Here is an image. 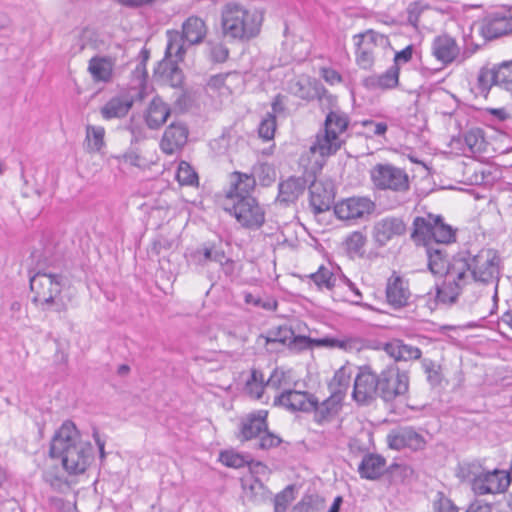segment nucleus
<instances>
[{"label": "nucleus", "instance_id": "nucleus-1", "mask_svg": "<svg viewBox=\"0 0 512 512\" xmlns=\"http://www.w3.org/2000/svg\"><path fill=\"white\" fill-rule=\"evenodd\" d=\"M49 454L52 458L60 459L63 468L69 474L85 472L93 459V446L88 440H83L76 425L67 420L55 432Z\"/></svg>", "mask_w": 512, "mask_h": 512}, {"label": "nucleus", "instance_id": "nucleus-2", "mask_svg": "<svg viewBox=\"0 0 512 512\" xmlns=\"http://www.w3.org/2000/svg\"><path fill=\"white\" fill-rule=\"evenodd\" d=\"M469 267L462 253L451 259L450 267L441 275L442 282L435 284L434 299L429 298L427 304L430 310L438 305L451 306L457 302L463 289L473 281ZM427 296L430 297V293Z\"/></svg>", "mask_w": 512, "mask_h": 512}, {"label": "nucleus", "instance_id": "nucleus-3", "mask_svg": "<svg viewBox=\"0 0 512 512\" xmlns=\"http://www.w3.org/2000/svg\"><path fill=\"white\" fill-rule=\"evenodd\" d=\"M261 16L237 3L226 4L221 13L223 35L231 40L248 41L260 32Z\"/></svg>", "mask_w": 512, "mask_h": 512}, {"label": "nucleus", "instance_id": "nucleus-4", "mask_svg": "<svg viewBox=\"0 0 512 512\" xmlns=\"http://www.w3.org/2000/svg\"><path fill=\"white\" fill-rule=\"evenodd\" d=\"M348 125L349 119L346 114L340 111H330L326 116L323 132L317 134L310 151L319 153L323 157L335 154L345 143L342 136Z\"/></svg>", "mask_w": 512, "mask_h": 512}, {"label": "nucleus", "instance_id": "nucleus-5", "mask_svg": "<svg viewBox=\"0 0 512 512\" xmlns=\"http://www.w3.org/2000/svg\"><path fill=\"white\" fill-rule=\"evenodd\" d=\"M469 264L473 281L483 285L495 284L494 298L497 297L498 282L501 275V258L497 250L483 248L476 254L462 253Z\"/></svg>", "mask_w": 512, "mask_h": 512}, {"label": "nucleus", "instance_id": "nucleus-6", "mask_svg": "<svg viewBox=\"0 0 512 512\" xmlns=\"http://www.w3.org/2000/svg\"><path fill=\"white\" fill-rule=\"evenodd\" d=\"M63 279L60 274L38 270L30 277V288L34 293L33 302L41 305L43 309L52 308L56 312L65 310L64 303L57 300L61 293Z\"/></svg>", "mask_w": 512, "mask_h": 512}, {"label": "nucleus", "instance_id": "nucleus-7", "mask_svg": "<svg viewBox=\"0 0 512 512\" xmlns=\"http://www.w3.org/2000/svg\"><path fill=\"white\" fill-rule=\"evenodd\" d=\"M207 33L205 22L197 17H189L182 25V33L176 30L167 31L166 57L182 60L186 52L184 42L189 45L201 43Z\"/></svg>", "mask_w": 512, "mask_h": 512}, {"label": "nucleus", "instance_id": "nucleus-8", "mask_svg": "<svg viewBox=\"0 0 512 512\" xmlns=\"http://www.w3.org/2000/svg\"><path fill=\"white\" fill-rule=\"evenodd\" d=\"M225 210L233 214L245 228L259 229L265 222V211L255 197L228 201Z\"/></svg>", "mask_w": 512, "mask_h": 512}, {"label": "nucleus", "instance_id": "nucleus-9", "mask_svg": "<svg viewBox=\"0 0 512 512\" xmlns=\"http://www.w3.org/2000/svg\"><path fill=\"white\" fill-rule=\"evenodd\" d=\"M499 86L512 92V60L493 67H482L477 76V89L487 96L492 86Z\"/></svg>", "mask_w": 512, "mask_h": 512}, {"label": "nucleus", "instance_id": "nucleus-10", "mask_svg": "<svg viewBox=\"0 0 512 512\" xmlns=\"http://www.w3.org/2000/svg\"><path fill=\"white\" fill-rule=\"evenodd\" d=\"M371 179L380 190L405 192L409 190V177L407 173L391 164H377L371 171Z\"/></svg>", "mask_w": 512, "mask_h": 512}, {"label": "nucleus", "instance_id": "nucleus-11", "mask_svg": "<svg viewBox=\"0 0 512 512\" xmlns=\"http://www.w3.org/2000/svg\"><path fill=\"white\" fill-rule=\"evenodd\" d=\"M374 210L375 203L368 197H350L334 205L336 217L353 224L357 221L367 220Z\"/></svg>", "mask_w": 512, "mask_h": 512}, {"label": "nucleus", "instance_id": "nucleus-12", "mask_svg": "<svg viewBox=\"0 0 512 512\" xmlns=\"http://www.w3.org/2000/svg\"><path fill=\"white\" fill-rule=\"evenodd\" d=\"M380 398L390 402L408 392L409 377L406 372H400L396 367H388L380 373Z\"/></svg>", "mask_w": 512, "mask_h": 512}, {"label": "nucleus", "instance_id": "nucleus-13", "mask_svg": "<svg viewBox=\"0 0 512 512\" xmlns=\"http://www.w3.org/2000/svg\"><path fill=\"white\" fill-rule=\"evenodd\" d=\"M380 374L376 375L369 366L358 368L354 380L352 397L359 404H369L377 396L380 397Z\"/></svg>", "mask_w": 512, "mask_h": 512}, {"label": "nucleus", "instance_id": "nucleus-14", "mask_svg": "<svg viewBox=\"0 0 512 512\" xmlns=\"http://www.w3.org/2000/svg\"><path fill=\"white\" fill-rule=\"evenodd\" d=\"M511 483L510 473L494 469L481 472L472 480V490L477 495L503 493Z\"/></svg>", "mask_w": 512, "mask_h": 512}, {"label": "nucleus", "instance_id": "nucleus-15", "mask_svg": "<svg viewBox=\"0 0 512 512\" xmlns=\"http://www.w3.org/2000/svg\"><path fill=\"white\" fill-rule=\"evenodd\" d=\"M383 39V35L367 30L353 36L356 64L364 70L371 69L374 65V49L377 41Z\"/></svg>", "mask_w": 512, "mask_h": 512}, {"label": "nucleus", "instance_id": "nucleus-16", "mask_svg": "<svg viewBox=\"0 0 512 512\" xmlns=\"http://www.w3.org/2000/svg\"><path fill=\"white\" fill-rule=\"evenodd\" d=\"M481 32L486 39H495L511 33V11L498 9L488 12L482 20Z\"/></svg>", "mask_w": 512, "mask_h": 512}, {"label": "nucleus", "instance_id": "nucleus-17", "mask_svg": "<svg viewBox=\"0 0 512 512\" xmlns=\"http://www.w3.org/2000/svg\"><path fill=\"white\" fill-rule=\"evenodd\" d=\"M406 231L407 225L401 217L386 216L375 222L372 236L375 243L383 247L395 237L404 235Z\"/></svg>", "mask_w": 512, "mask_h": 512}, {"label": "nucleus", "instance_id": "nucleus-18", "mask_svg": "<svg viewBox=\"0 0 512 512\" xmlns=\"http://www.w3.org/2000/svg\"><path fill=\"white\" fill-rule=\"evenodd\" d=\"M316 396L305 391L286 389L274 398V406L291 412H311L315 408Z\"/></svg>", "mask_w": 512, "mask_h": 512}, {"label": "nucleus", "instance_id": "nucleus-19", "mask_svg": "<svg viewBox=\"0 0 512 512\" xmlns=\"http://www.w3.org/2000/svg\"><path fill=\"white\" fill-rule=\"evenodd\" d=\"M189 130L182 122H172L168 125L160 141L161 150L167 155L180 151L187 143Z\"/></svg>", "mask_w": 512, "mask_h": 512}, {"label": "nucleus", "instance_id": "nucleus-20", "mask_svg": "<svg viewBox=\"0 0 512 512\" xmlns=\"http://www.w3.org/2000/svg\"><path fill=\"white\" fill-rule=\"evenodd\" d=\"M387 442L392 449L401 450L409 448L414 451L423 449L426 444L423 436L411 427H404L390 432L387 436Z\"/></svg>", "mask_w": 512, "mask_h": 512}, {"label": "nucleus", "instance_id": "nucleus-21", "mask_svg": "<svg viewBox=\"0 0 512 512\" xmlns=\"http://www.w3.org/2000/svg\"><path fill=\"white\" fill-rule=\"evenodd\" d=\"M172 57H164L154 69V78L157 82L168 85L172 88H180L184 82V74Z\"/></svg>", "mask_w": 512, "mask_h": 512}, {"label": "nucleus", "instance_id": "nucleus-22", "mask_svg": "<svg viewBox=\"0 0 512 512\" xmlns=\"http://www.w3.org/2000/svg\"><path fill=\"white\" fill-rule=\"evenodd\" d=\"M307 181L304 177L290 176L279 182L276 203L282 206H289L296 203L306 190Z\"/></svg>", "mask_w": 512, "mask_h": 512}, {"label": "nucleus", "instance_id": "nucleus-23", "mask_svg": "<svg viewBox=\"0 0 512 512\" xmlns=\"http://www.w3.org/2000/svg\"><path fill=\"white\" fill-rule=\"evenodd\" d=\"M187 262L196 267H206L210 262H223L225 252L214 243H205L186 254Z\"/></svg>", "mask_w": 512, "mask_h": 512}, {"label": "nucleus", "instance_id": "nucleus-24", "mask_svg": "<svg viewBox=\"0 0 512 512\" xmlns=\"http://www.w3.org/2000/svg\"><path fill=\"white\" fill-rule=\"evenodd\" d=\"M411 296L408 282L395 273L388 279L386 285L387 302L398 309L408 304Z\"/></svg>", "mask_w": 512, "mask_h": 512}, {"label": "nucleus", "instance_id": "nucleus-25", "mask_svg": "<svg viewBox=\"0 0 512 512\" xmlns=\"http://www.w3.org/2000/svg\"><path fill=\"white\" fill-rule=\"evenodd\" d=\"M233 179L231 187L226 193L227 201L237 200L241 197H253L252 192L256 187L255 175L234 171L231 174Z\"/></svg>", "mask_w": 512, "mask_h": 512}, {"label": "nucleus", "instance_id": "nucleus-26", "mask_svg": "<svg viewBox=\"0 0 512 512\" xmlns=\"http://www.w3.org/2000/svg\"><path fill=\"white\" fill-rule=\"evenodd\" d=\"M439 221V215L417 216L412 223L411 239L416 245L429 246L432 243L433 226Z\"/></svg>", "mask_w": 512, "mask_h": 512}, {"label": "nucleus", "instance_id": "nucleus-27", "mask_svg": "<svg viewBox=\"0 0 512 512\" xmlns=\"http://www.w3.org/2000/svg\"><path fill=\"white\" fill-rule=\"evenodd\" d=\"M170 114V106L160 96L156 95L150 101L144 118L147 126L152 130H156L166 123Z\"/></svg>", "mask_w": 512, "mask_h": 512}, {"label": "nucleus", "instance_id": "nucleus-28", "mask_svg": "<svg viewBox=\"0 0 512 512\" xmlns=\"http://www.w3.org/2000/svg\"><path fill=\"white\" fill-rule=\"evenodd\" d=\"M268 412L260 410L257 413L250 414L243 422L241 427L242 441H249L259 438L263 431L267 430Z\"/></svg>", "mask_w": 512, "mask_h": 512}, {"label": "nucleus", "instance_id": "nucleus-29", "mask_svg": "<svg viewBox=\"0 0 512 512\" xmlns=\"http://www.w3.org/2000/svg\"><path fill=\"white\" fill-rule=\"evenodd\" d=\"M383 350L395 361L418 360L422 356L420 348L406 344L400 339H394L384 344Z\"/></svg>", "mask_w": 512, "mask_h": 512}, {"label": "nucleus", "instance_id": "nucleus-30", "mask_svg": "<svg viewBox=\"0 0 512 512\" xmlns=\"http://www.w3.org/2000/svg\"><path fill=\"white\" fill-rule=\"evenodd\" d=\"M386 460L379 454H366L362 458L359 466L358 473L362 479L377 480L385 470Z\"/></svg>", "mask_w": 512, "mask_h": 512}, {"label": "nucleus", "instance_id": "nucleus-31", "mask_svg": "<svg viewBox=\"0 0 512 512\" xmlns=\"http://www.w3.org/2000/svg\"><path fill=\"white\" fill-rule=\"evenodd\" d=\"M432 52L437 60L444 64H448L453 62L458 56L459 47L452 37L442 35L434 39L432 43Z\"/></svg>", "mask_w": 512, "mask_h": 512}, {"label": "nucleus", "instance_id": "nucleus-32", "mask_svg": "<svg viewBox=\"0 0 512 512\" xmlns=\"http://www.w3.org/2000/svg\"><path fill=\"white\" fill-rule=\"evenodd\" d=\"M310 205L316 214L328 211L333 202L332 189L323 186L322 183L314 182L309 187Z\"/></svg>", "mask_w": 512, "mask_h": 512}, {"label": "nucleus", "instance_id": "nucleus-33", "mask_svg": "<svg viewBox=\"0 0 512 512\" xmlns=\"http://www.w3.org/2000/svg\"><path fill=\"white\" fill-rule=\"evenodd\" d=\"M342 402V400L332 394L322 402H319L316 398L315 408L311 409V412H314L315 422L323 424L331 421L341 409Z\"/></svg>", "mask_w": 512, "mask_h": 512}, {"label": "nucleus", "instance_id": "nucleus-34", "mask_svg": "<svg viewBox=\"0 0 512 512\" xmlns=\"http://www.w3.org/2000/svg\"><path fill=\"white\" fill-rule=\"evenodd\" d=\"M428 268L434 275H442L450 267L451 259L446 249L433 244L426 247Z\"/></svg>", "mask_w": 512, "mask_h": 512}, {"label": "nucleus", "instance_id": "nucleus-35", "mask_svg": "<svg viewBox=\"0 0 512 512\" xmlns=\"http://www.w3.org/2000/svg\"><path fill=\"white\" fill-rule=\"evenodd\" d=\"M351 377V367L342 366L339 368L328 384L330 393L343 401L350 387Z\"/></svg>", "mask_w": 512, "mask_h": 512}, {"label": "nucleus", "instance_id": "nucleus-36", "mask_svg": "<svg viewBox=\"0 0 512 512\" xmlns=\"http://www.w3.org/2000/svg\"><path fill=\"white\" fill-rule=\"evenodd\" d=\"M132 105L133 101L128 97H114L102 107L101 115L107 120L124 117Z\"/></svg>", "mask_w": 512, "mask_h": 512}, {"label": "nucleus", "instance_id": "nucleus-37", "mask_svg": "<svg viewBox=\"0 0 512 512\" xmlns=\"http://www.w3.org/2000/svg\"><path fill=\"white\" fill-rule=\"evenodd\" d=\"M88 71L97 82H109L112 78L113 63L106 57H93L89 61Z\"/></svg>", "mask_w": 512, "mask_h": 512}, {"label": "nucleus", "instance_id": "nucleus-38", "mask_svg": "<svg viewBox=\"0 0 512 512\" xmlns=\"http://www.w3.org/2000/svg\"><path fill=\"white\" fill-rule=\"evenodd\" d=\"M456 240V230L446 224L442 216L439 215V221L433 226L432 243L435 246L450 244Z\"/></svg>", "mask_w": 512, "mask_h": 512}, {"label": "nucleus", "instance_id": "nucleus-39", "mask_svg": "<svg viewBox=\"0 0 512 512\" xmlns=\"http://www.w3.org/2000/svg\"><path fill=\"white\" fill-rule=\"evenodd\" d=\"M105 129L102 126H86V150L88 152H99L105 145Z\"/></svg>", "mask_w": 512, "mask_h": 512}, {"label": "nucleus", "instance_id": "nucleus-40", "mask_svg": "<svg viewBox=\"0 0 512 512\" xmlns=\"http://www.w3.org/2000/svg\"><path fill=\"white\" fill-rule=\"evenodd\" d=\"M263 373L257 369H252L249 379L245 383V392L254 399H261L266 387Z\"/></svg>", "mask_w": 512, "mask_h": 512}, {"label": "nucleus", "instance_id": "nucleus-41", "mask_svg": "<svg viewBox=\"0 0 512 512\" xmlns=\"http://www.w3.org/2000/svg\"><path fill=\"white\" fill-rule=\"evenodd\" d=\"M244 496L248 501L259 503L265 499L266 489L263 483L257 479L242 482Z\"/></svg>", "mask_w": 512, "mask_h": 512}, {"label": "nucleus", "instance_id": "nucleus-42", "mask_svg": "<svg viewBox=\"0 0 512 512\" xmlns=\"http://www.w3.org/2000/svg\"><path fill=\"white\" fill-rule=\"evenodd\" d=\"M421 366L424 373L426 374V379L430 386H439L443 380L441 366L437 364L435 361L428 358H424L421 360Z\"/></svg>", "mask_w": 512, "mask_h": 512}, {"label": "nucleus", "instance_id": "nucleus-43", "mask_svg": "<svg viewBox=\"0 0 512 512\" xmlns=\"http://www.w3.org/2000/svg\"><path fill=\"white\" fill-rule=\"evenodd\" d=\"M319 289H333L336 282L334 274L325 266H320L318 270L308 276Z\"/></svg>", "mask_w": 512, "mask_h": 512}, {"label": "nucleus", "instance_id": "nucleus-44", "mask_svg": "<svg viewBox=\"0 0 512 512\" xmlns=\"http://www.w3.org/2000/svg\"><path fill=\"white\" fill-rule=\"evenodd\" d=\"M251 174L255 175L262 186H269L276 177V172L273 166L268 163L258 162L251 168Z\"/></svg>", "mask_w": 512, "mask_h": 512}, {"label": "nucleus", "instance_id": "nucleus-45", "mask_svg": "<svg viewBox=\"0 0 512 512\" xmlns=\"http://www.w3.org/2000/svg\"><path fill=\"white\" fill-rule=\"evenodd\" d=\"M294 331L287 325L278 326L268 331L265 336L266 344L269 343H281L283 345H289V342L293 338Z\"/></svg>", "mask_w": 512, "mask_h": 512}, {"label": "nucleus", "instance_id": "nucleus-46", "mask_svg": "<svg viewBox=\"0 0 512 512\" xmlns=\"http://www.w3.org/2000/svg\"><path fill=\"white\" fill-rule=\"evenodd\" d=\"M464 143L471 153L482 152L485 145L483 131L479 128L467 131L464 134Z\"/></svg>", "mask_w": 512, "mask_h": 512}, {"label": "nucleus", "instance_id": "nucleus-47", "mask_svg": "<svg viewBox=\"0 0 512 512\" xmlns=\"http://www.w3.org/2000/svg\"><path fill=\"white\" fill-rule=\"evenodd\" d=\"M325 507L324 498L319 495H306L294 507V512H318Z\"/></svg>", "mask_w": 512, "mask_h": 512}, {"label": "nucleus", "instance_id": "nucleus-48", "mask_svg": "<svg viewBox=\"0 0 512 512\" xmlns=\"http://www.w3.org/2000/svg\"><path fill=\"white\" fill-rule=\"evenodd\" d=\"M176 178L181 185L193 186L198 183V175L185 161H182L176 173Z\"/></svg>", "mask_w": 512, "mask_h": 512}, {"label": "nucleus", "instance_id": "nucleus-49", "mask_svg": "<svg viewBox=\"0 0 512 512\" xmlns=\"http://www.w3.org/2000/svg\"><path fill=\"white\" fill-rule=\"evenodd\" d=\"M276 131V116L272 113H267L261 120L258 127L259 137L265 141L272 140Z\"/></svg>", "mask_w": 512, "mask_h": 512}, {"label": "nucleus", "instance_id": "nucleus-50", "mask_svg": "<svg viewBox=\"0 0 512 512\" xmlns=\"http://www.w3.org/2000/svg\"><path fill=\"white\" fill-rule=\"evenodd\" d=\"M219 460L227 467L241 468L249 464L248 460L241 454L232 450L222 451L219 455Z\"/></svg>", "mask_w": 512, "mask_h": 512}, {"label": "nucleus", "instance_id": "nucleus-51", "mask_svg": "<svg viewBox=\"0 0 512 512\" xmlns=\"http://www.w3.org/2000/svg\"><path fill=\"white\" fill-rule=\"evenodd\" d=\"M399 73L400 68L392 65L384 73L378 75L380 81V89L386 90L397 87L399 84Z\"/></svg>", "mask_w": 512, "mask_h": 512}, {"label": "nucleus", "instance_id": "nucleus-52", "mask_svg": "<svg viewBox=\"0 0 512 512\" xmlns=\"http://www.w3.org/2000/svg\"><path fill=\"white\" fill-rule=\"evenodd\" d=\"M428 8L429 5L424 4L421 1H414L410 3L406 9L408 24H410L413 28L418 29L420 16Z\"/></svg>", "mask_w": 512, "mask_h": 512}, {"label": "nucleus", "instance_id": "nucleus-53", "mask_svg": "<svg viewBox=\"0 0 512 512\" xmlns=\"http://www.w3.org/2000/svg\"><path fill=\"white\" fill-rule=\"evenodd\" d=\"M294 500L293 486H287L283 491L278 493L274 499L275 512H285L289 504Z\"/></svg>", "mask_w": 512, "mask_h": 512}, {"label": "nucleus", "instance_id": "nucleus-54", "mask_svg": "<svg viewBox=\"0 0 512 512\" xmlns=\"http://www.w3.org/2000/svg\"><path fill=\"white\" fill-rule=\"evenodd\" d=\"M345 244L349 253L361 254L366 244V237L362 232L355 231L346 238Z\"/></svg>", "mask_w": 512, "mask_h": 512}, {"label": "nucleus", "instance_id": "nucleus-55", "mask_svg": "<svg viewBox=\"0 0 512 512\" xmlns=\"http://www.w3.org/2000/svg\"><path fill=\"white\" fill-rule=\"evenodd\" d=\"M433 509L434 512H458V507L441 491L436 494Z\"/></svg>", "mask_w": 512, "mask_h": 512}, {"label": "nucleus", "instance_id": "nucleus-56", "mask_svg": "<svg viewBox=\"0 0 512 512\" xmlns=\"http://www.w3.org/2000/svg\"><path fill=\"white\" fill-rule=\"evenodd\" d=\"M289 376L287 373L281 369H274L271 373L270 377L266 381V385L273 389H280L282 387H285L289 384Z\"/></svg>", "mask_w": 512, "mask_h": 512}, {"label": "nucleus", "instance_id": "nucleus-57", "mask_svg": "<svg viewBox=\"0 0 512 512\" xmlns=\"http://www.w3.org/2000/svg\"><path fill=\"white\" fill-rule=\"evenodd\" d=\"M315 346L328 347V348H340L348 349L351 348V341L348 339H338L334 337H324L315 339Z\"/></svg>", "mask_w": 512, "mask_h": 512}, {"label": "nucleus", "instance_id": "nucleus-58", "mask_svg": "<svg viewBox=\"0 0 512 512\" xmlns=\"http://www.w3.org/2000/svg\"><path fill=\"white\" fill-rule=\"evenodd\" d=\"M281 442L282 440L279 436L269 432L267 429L266 431H263L259 437L257 447L262 450H268L270 448L279 446Z\"/></svg>", "mask_w": 512, "mask_h": 512}, {"label": "nucleus", "instance_id": "nucleus-59", "mask_svg": "<svg viewBox=\"0 0 512 512\" xmlns=\"http://www.w3.org/2000/svg\"><path fill=\"white\" fill-rule=\"evenodd\" d=\"M288 346L299 351L309 349L315 346V339L308 336H296L295 333H293V338Z\"/></svg>", "mask_w": 512, "mask_h": 512}, {"label": "nucleus", "instance_id": "nucleus-60", "mask_svg": "<svg viewBox=\"0 0 512 512\" xmlns=\"http://www.w3.org/2000/svg\"><path fill=\"white\" fill-rule=\"evenodd\" d=\"M229 56V50L223 44H215L210 49V57L216 63H223Z\"/></svg>", "mask_w": 512, "mask_h": 512}, {"label": "nucleus", "instance_id": "nucleus-61", "mask_svg": "<svg viewBox=\"0 0 512 512\" xmlns=\"http://www.w3.org/2000/svg\"><path fill=\"white\" fill-rule=\"evenodd\" d=\"M414 52V46L408 45L401 51L395 53L393 66L400 68V65L411 61Z\"/></svg>", "mask_w": 512, "mask_h": 512}, {"label": "nucleus", "instance_id": "nucleus-62", "mask_svg": "<svg viewBox=\"0 0 512 512\" xmlns=\"http://www.w3.org/2000/svg\"><path fill=\"white\" fill-rule=\"evenodd\" d=\"M362 126L367 128V130L374 136L384 135L388 128L385 122H375L373 120L362 121Z\"/></svg>", "mask_w": 512, "mask_h": 512}, {"label": "nucleus", "instance_id": "nucleus-63", "mask_svg": "<svg viewBox=\"0 0 512 512\" xmlns=\"http://www.w3.org/2000/svg\"><path fill=\"white\" fill-rule=\"evenodd\" d=\"M141 61L137 64L134 74L136 77L141 78V82H144L148 76L146 70V62L149 59V52L146 49L141 50Z\"/></svg>", "mask_w": 512, "mask_h": 512}, {"label": "nucleus", "instance_id": "nucleus-64", "mask_svg": "<svg viewBox=\"0 0 512 512\" xmlns=\"http://www.w3.org/2000/svg\"><path fill=\"white\" fill-rule=\"evenodd\" d=\"M321 76L327 83L331 85L340 83L342 81L341 74L332 68H323L321 70Z\"/></svg>", "mask_w": 512, "mask_h": 512}]
</instances>
